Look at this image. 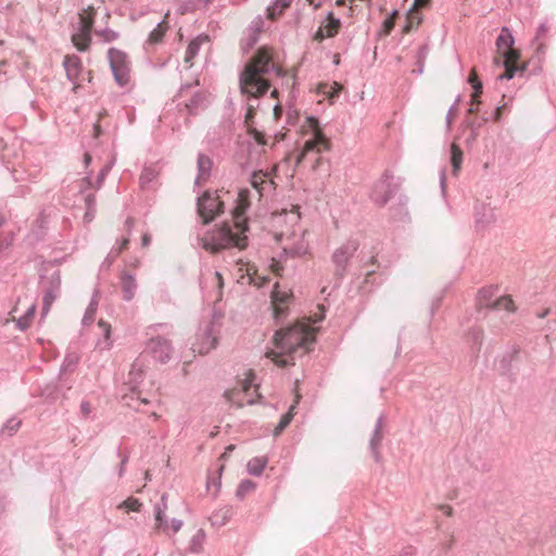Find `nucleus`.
Segmentation results:
<instances>
[{
  "label": "nucleus",
  "instance_id": "nucleus-1",
  "mask_svg": "<svg viewBox=\"0 0 556 556\" xmlns=\"http://www.w3.org/2000/svg\"><path fill=\"white\" fill-rule=\"evenodd\" d=\"M281 67L273 62L267 47H261L255 55L244 65L239 75V89L250 112H256L260 99L269 90L271 77H282Z\"/></svg>",
  "mask_w": 556,
  "mask_h": 556
},
{
  "label": "nucleus",
  "instance_id": "nucleus-2",
  "mask_svg": "<svg viewBox=\"0 0 556 556\" xmlns=\"http://www.w3.org/2000/svg\"><path fill=\"white\" fill-rule=\"evenodd\" d=\"M251 191L247 188L240 189L232 210L233 228L228 222L206 231L200 239L201 247L211 253H218L230 248L243 250L248 247L249 231L245 212L251 205Z\"/></svg>",
  "mask_w": 556,
  "mask_h": 556
},
{
  "label": "nucleus",
  "instance_id": "nucleus-3",
  "mask_svg": "<svg viewBox=\"0 0 556 556\" xmlns=\"http://www.w3.org/2000/svg\"><path fill=\"white\" fill-rule=\"evenodd\" d=\"M315 342L314 329L307 325L296 324L292 327L281 328L274 334V345L277 351L271 350L266 355L273 362L280 366L287 367L292 364V355L298 350L302 349L304 352L309 351L311 345Z\"/></svg>",
  "mask_w": 556,
  "mask_h": 556
},
{
  "label": "nucleus",
  "instance_id": "nucleus-4",
  "mask_svg": "<svg viewBox=\"0 0 556 556\" xmlns=\"http://www.w3.org/2000/svg\"><path fill=\"white\" fill-rule=\"evenodd\" d=\"M143 379L144 364L140 358H136L131 364L126 381L130 393L123 396V400L126 402V404L134 407L136 410H139V406L131 404V401H136L139 405L150 403L148 399L140 396V391L138 390V387L143 381Z\"/></svg>",
  "mask_w": 556,
  "mask_h": 556
},
{
  "label": "nucleus",
  "instance_id": "nucleus-5",
  "mask_svg": "<svg viewBox=\"0 0 556 556\" xmlns=\"http://www.w3.org/2000/svg\"><path fill=\"white\" fill-rule=\"evenodd\" d=\"M305 124L312 131V136L304 142L302 151L298 156V162H302L309 153H319L328 148L327 139L319 127V121L314 116H307Z\"/></svg>",
  "mask_w": 556,
  "mask_h": 556
},
{
  "label": "nucleus",
  "instance_id": "nucleus-6",
  "mask_svg": "<svg viewBox=\"0 0 556 556\" xmlns=\"http://www.w3.org/2000/svg\"><path fill=\"white\" fill-rule=\"evenodd\" d=\"M108 59L113 77L117 85L125 87L130 81V62L128 55L116 48H110Z\"/></svg>",
  "mask_w": 556,
  "mask_h": 556
},
{
  "label": "nucleus",
  "instance_id": "nucleus-7",
  "mask_svg": "<svg viewBox=\"0 0 556 556\" xmlns=\"http://www.w3.org/2000/svg\"><path fill=\"white\" fill-rule=\"evenodd\" d=\"M358 248L359 243L356 239H349L333 251L331 261L334 265L336 278L342 280L348 274L349 263L355 255Z\"/></svg>",
  "mask_w": 556,
  "mask_h": 556
},
{
  "label": "nucleus",
  "instance_id": "nucleus-8",
  "mask_svg": "<svg viewBox=\"0 0 556 556\" xmlns=\"http://www.w3.org/2000/svg\"><path fill=\"white\" fill-rule=\"evenodd\" d=\"M40 288L43 293L42 299V316L47 315L53 302L61 293V275L59 270H54L50 275H40Z\"/></svg>",
  "mask_w": 556,
  "mask_h": 556
},
{
  "label": "nucleus",
  "instance_id": "nucleus-9",
  "mask_svg": "<svg viewBox=\"0 0 556 556\" xmlns=\"http://www.w3.org/2000/svg\"><path fill=\"white\" fill-rule=\"evenodd\" d=\"M224 202L219 200L216 192L205 191L198 198L197 211L203 219V224H208L224 212Z\"/></svg>",
  "mask_w": 556,
  "mask_h": 556
},
{
  "label": "nucleus",
  "instance_id": "nucleus-10",
  "mask_svg": "<svg viewBox=\"0 0 556 556\" xmlns=\"http://www.w3.org/2000/svg\"><path fill=\"white\" fill-rule=\"evenodd\" d=\"M254 387V375L249 374L244 379L238 381V386L224 392L225 399L237 407H243L245 404L253 405L254 397L250 394Z\"/></svg>",
  "mask_w": 556,
  "mask_h": 556
},
{
  "label": "nucleus",
  "instance_id": "nucleus-11",
  "mask_svg": "<svg viewBox=\"0 0 556 556\" xmlns=\"http://www.w3.org/2000/svg\"><path fill=\"white\" fill-rule=\"evenodd\" d=\"M219 330L214 321H207L200 327L197 334V340L192 345L194 352L199 354H207L211 350L215 349L218 343Z\"/></svg>",
  "mask_w": 556,
  "mask_h": 556
},
{
  "label": "nucleus",
  "instance_id": "nucleus-12",
  "mask_svg": "<svg viewBox=\"0 0 556 556\" xmlns=\"http://www.w3.org/2000/svg\"><path fill=\"white\" fill-rule=\"evenodd\" d=\"M399 182L386 173L374 186L371 200L378 205H384L397 191Z\"/></svg>",
  "mask_w": 556,
  "mask_h": 556
},
{
  "label": "nucleus",
  "instance_id": "nucleus-13",
  "mask_svg": "<svg viewBox=\"0 0 556 556\" xmlns=\"http://www.w3.org/2000/svg\"><path fill=\"white\" fill-rule=\"evenodd\" d=\"M93 17L89 14H79L77 29L72 35V41L77 50L84 52L88 50L91 42V30L93 27Z\"/></svg>",
  "mask_w": 556,
  "mask_h": 556
},
{
  "label": "nucleus",
  "instance_id": "nucleus-14",
  "mask_svg": "<svg viewBox=\"0 0 556 556\" xmlns=\"http://www.w3.org/2000/svg\"><path fill=\"white\" fill-rule=\"evenodd\" d=\"M147 351L155 361L165 364L172 357L173 346L169 340L156 336L149 340L147 344Z\"/></svg>",
  "mask_w": 556,
  "mask_h": 556
},
{
  "label": "nucleus",
  "instance_id": "nucleus-15",
  "mask_svg": "<svg viewBox=\"0 0 556 556\" xmlns=\"http://www.w3.org/2000/svg\"><path fill=\"white\" fill-rule=\"evenodd\" d=\"M495 43L497 49L502 51V55L504 59L519 56V52L513 48L515 39L508 27L504 26L501 29V33L497 36Z\"/></svg>",
  "mask_w": 556,
  "mask_h": 556
},
{
  "label": "nucleus",
  "instance_id": "nucleus-16",
  "mask_svg": "<svg viewBox=\"0 0 556 556\" xmlns=\"http://www.w3.org/2000/svg\"><path fill=\"white\" fill-rule=\"evenodd\" d=\"M488 122V116H478L475 118L467 117L463 121L462 127L467 128L469 130V134L465 139V144L468 148H471L473 146L479 136L480 128L484 126Z\"/></svg>",
  "mask_w": 556,
  "mask_h": 556
},
{
  "label": "nucleus",
  "instance_id": "nucleus-17",
  "mask_svg": "<svg viewBox=\"0 0 556 556\" xmlns=\"http://www.w3.org/2000/svg\"><path fill=\"white\" fill-rule=\"evenodd\" d=\"M518 356L519 349L514 346L502 356L498 363V370L501 375L508 377L510 381H515L516 379V371L514 370L513 363L518 358Z\"/></svg>",
  "mask_w": 556,
  "mask_h": 556
},
{
  "label": "nucleus",
  "instance_id": "nucleus-18",
  "mask_svg": "<svg viewBox=\"0 0 556 556\" xmlns=\"http://www.w3.org/2000/svg\"><path fill=\"white\" fill-rule=\"evenodd\" d=\"M475 219L479 228H484L495 220L494 210L490 204L477 202L475 204Z\"/></svg>",
  "mask_w": 556,
  "mask_h": 556
},
{
  "label": "nucleus",
  "instance_id": "nucleus-19",
  "mask_svg": "<svg viewBox=\"0 0 556 556\" xmlns=\"http://www.w3.org/2000/svg\"><path fill=\"white\" fill-rule=\"evenodd\" d=\"M212 165L213 162L210 156L203 153H199L197 160L198 176L194 181L197 186H200L208 180L211 176Z\"/></svg>",
  "mask_w": 556,
  "mask_h": 556
},
{
  "label": "nucleus",
  "instance_id": "nucleus-20",
  "mask_svg": "<svg viewBox=\"0 0 556 556\" xmlns=\"http://www.w3.org/2000/svg\"><path fill=\"white\" fill-rule=\"evenodd\" d=\"M383 415H381L378 419H377V422L375 425V429H374V432H372V435L369 440V447L371 450V454L375 458V460L377 463L380 462V453H379V447H380V444H381V441H382V438H383V433H382V427H383Z\"/></svg>",
  "mask_w": 556,
  "mask_h": 556
},
{
  "label": "nucleus",
  "instance_id": "nucleus-21",
  "mask_svg": "<svg viewBox=\"0 0 556 556\" xmlns=\"http://www.w3.org/2000/svg\"><path fill=\"white\" fill-rule=\"evenodd\" d=\"M207 106V97L203 91H195L190 100L185 103V108L189 115H195Z\"/></svg>",
  "mask_w": 556,
  "mask_h": 556
},
{
  "label": "nucleus",
  "instance_id": "nucleus-22",
  "mask_svg": "<svg viewBox=\"0 0 556 556\" xmlns=\"http://www.w3.org/2000/svg\"><path fill=\"white\" fill-rule=\"evenodd\" d=\"M340 20L336 18L332 12H328L326 24L318 29L315 38L323 40L326 37H333L338 34L340 28Z\"/></svg>",
  "mask_w": 556,
  "mask_h": 556
},
{
  "label": "nucleus",
  "instance_id": "nucleus-23",
  "mask_svg": "<svg viewBox=\"0 0 556 556\" xmlns=\"http://www.w3.org/2000/svg\"><path fill=\"white\" fill-rule=\"evenodd\" d=\"M63 66L65 68L66 77L68 80L76 83L81 71L80 59L75 54L66 55L63 61Z\"/></svg>",
  "mask_w": 556,
  "mask_h": 556
},
{
  "label": "nucleus",
  "instance_id": "nucleus-24",
  "mask_svg": "<svg viewBox=\"0 0 556 556\" xmlns=\"http://www.w3.org/2000/svg\"><path fill=\"white\" fill-rule=\"evenodd\" d=\"M518 58L519 56H511L509 59H504L505 72L497 77L500 80H503V79L510 80L511 78H514V76L517 73H519L520 76L525 75L528 64L516 65V66L513 65V63L516 62L518 60Z\"/></svg>",
  "mask_w": 556,
  "mask_h": 556
},
{
  "label": "nucleus",
  "instance_id": "nucleus-25",
  "mask_svg": "<svg viewBox=\"0 0 556 556\" xmlns=\"http://www.w3.org/2000/svg\"><path fill=\"white\" fill-rule=\"evenodd\" d=\"M210 38L207 35H199L193 40H191L187 47L185 54V63L189 66L192 65L193 59L198 55L200 48L203 43L208 42Z\"/></svg>",
  "mask_w": 556,
  "mask_h": 556
},
{
  "label": "nucleus",
  "instance_id": "nucleus-26",
  "mask_svg": "<svg viewBox=\"0 0 556 556\" xmlns=\"http://www.w3.org/2000/svg\"><path fill=\"white\" fill-rule=\"evenodd\" d=\"M468 83L472 87L471 104L467 110V114H473L478 111V104L480 103L479 98L482 94L483 85L482 81L477 78L473 74L468 77Z\"/></svg>",
  "mask_w": 556,
  "mask_h": 556
},
{
  "label": "nucleus",
  "instance_id": "nucleus-27",
  "mask_svg": "<svg viewBox=\"0 0 556 556\" xmlns=\"http://www.w3.org/2000/svg\"><path fill=\"white\" fill-rule=\"evenodd\" d=\"M121 287L123 291V299L127 302L131 301L137 290L135 276L128 273H124L121 277Z\"/></svg>",
  "mask_w": 556,
  "mask_h": 556
},
{
  "label": "nucleus",
  "instance_id": "nucleus-28",
  "mask_svg": "<svg viewBox=\"0 0 556 556\" xmlns=\"http://www.w3.org/2000/svg\"><path fill=\"white\" fill-rule=\"evenodd\" d=\"M167 509V494H162L160 502L154 507L155 521L157 528L168 529L165 511Z\"/></svg>",
  "mask_w": 556,
  "mask_h": 556
},
{
  "label": "nucleus",
  "instance_id": "nucleus-29",
  "mask_svg": "<svg viewBox=\"0 0 556 556\" xmlns=\"http://www.w3.org/2000/svg\"><path fill=\"white\" fill-rule=\"evenodd\" d=\"M463 155L464 153L459 146L456 143H452L450 147V163L452 165V175L455 177H457L460 172L463 164Z\"/></svg>",
  "mask_w": 556,
  "mask_h": 556
},
{
  "label": "nucleus",
  "instance_id": "nucleus-30",
  "mask_svg": "<svg viewBox=\"0 0 556 556\" xmlns=\"http://www.w3.org/2000/svg\"><path fill=\"white\" fill-rule=\"evenodd\" d=\"M168 29V25L166 22L162 21L156 24L155 28L149 34V37L146 41L148 46H154L162 42L165 33Z\"/></svg>",
  "mask_w": 556,
  "mask_h": 556
},
{
  "label": "nucleus",
  "instance_id": "nucleus-31",
  "mask_svg": "<svg viewBox=\"0 0 556 556\" xmlns=\"http://www.w3.org/2000/svg\"><path fill=\"white\" fill-rule=\"evenodd\" d=\"M273 303L275 304V318L279 319L281 315L286 314V309L280 304L287 303L289 294L280 292L277 288L271 293Z\"/></svg>",
  "mask_w": 556,
  "mask_h": 556
},
{
  "label": "nucleus",
  "instance_id": "nucleus-32",
  "mask_svg": "<svg viewBox=\"0 0 556 556\" xmlns=\"http://www.w3.org/2000/svg\"><path fill=\"white\" fill-rule=\"evenodd\" d=\"M267 465L266 457H253L248 462L247 469L252 476H261Z\"/></svg>",
  "mask_w": 556,
  "mask_h": 556
},
{
  "label": "nucleus",
  "instance_id": "nucleus-33",
  "mask_svg": "<svg viewBox=\"0 0 556 556\" xmlns=\"http://www.w3.org/2000/svg\"><path fill=\"white\" fill-rule=\"evenodd\" d=\"M292 0H275V2L267 8V17L269 20H276L285 9L291 4Z\"/></svg>",
  "mask_w": 556,
  "mask_h": 556
},
{
  "label": "nucleus",
  "instance_id": "nucleus-34",
  "mask_svg": "<svg viewBox=\"0 0 556 556\" xmlns=\"http://www.w3.org/2000/svg\"><path fill=\"white\" fill-rule=\"evenodd\" d=\"M295 408H296V402L290 406L289 410L285 415L281 416L277 427L274 430L275 437H278L289 426V424L291 422V420L294 416Z\"/></svg>",
  "mask_w": 556,
  "mask_h": 556
},
{
  "label": "nucleus",
  "instance_id": "nucleus-35",
  "mask_svg": "<svg viewBox=\"0 0 556 556\" xmlns=\"http://www.w3.org/2000/svg\"><path fill=\"white\" fill-rule=\"evenodd\" d=\"M485 306L492 307L494 309H505L507 312L516 311V306L509 296H501L492 304L485 303Z\"/></svg>",
  "mask_w": 556,
  "mask_h": 556
},
{
  "label": "nucleus",
  "instance_id": "nucleus-36",
  "mask_svg": "<svg viewBox=\"0 0 556 556\" xmlns=\"http://www.w3.org/2000/svg\"><path fill=\"white\" fill-rule=\"evenodd\" d=\"M467 337L472 348L479 352L483 341V330L480 327H472L468 330Z\"/></svg>",
  "mask_w": 556,
  "mask_h": 556
},
{
  "label": "nucleus",
  "instance_id": "nucleus-37",
  "mask_svg": "<svg viewBox=\"0 0 556 556\" xmlns=\"http://www.w3.org/2000/svg\"><path fill=\"white\" fill-rule=\"evenodd\" d=\"M110 170H111V165H105L99 172L94 184L91 181L90 175L86 176L84 181L88 185V187H93L94 189L99 190L102 187V184L104 182L105 177Z\"/></svg>",
  "mask_w": 556,
  "mask_h": 556
},
{
  "label": "nucleus",
  "instance_id": "nucleus-38",
  "mask_svg": "<svg viewBox=\"0 0 556 556\" xmlns=\"http://www.w3.org/2000/svg\"><path fill=\"white\" fill-rule=\"evenodd\" d=\"M266 177L267 174L263 170L253 172L250 177V184L257 191L260 197H262V186L265 184Z\"/></svg>",
  "mask_w": 556,
  "mask_h": 556
},
{
  "label": "nucleus",
  "instance_id": "nucleus-39",
  "mask_svg": "<svg viewBox=\"0 0 556 556\" xmlns=\"http://www.w3.org/2000/svg\"><path fill=\"white\" fill-rule=\"evenodd\" d=\"M255 486L256 484L252 480H242L236 490V496L239 500H243L248 493L255 489Z\"/></svg>",
  "mask_w": 556,
  "mask_h": 556
},
{
  "label": "nucleus",
  "instance_id": "nucleus-40",
  "mask_svg": "<svg viewBox=\"0 0 556 556\" xmlns=\"http://www.w3.org/2000/svg\"><path fill=\"white\" fill-rule=\"evenodd\" d=\"M205 540V533L203 530H198L197 533L190 540L189 549L192 553H199L202 548L203 542Z\"/></svg>",
  "mask_w": 556,
  "mask_h": 556
},
{
  "label": "nucleus",
  "instance_id": "nucleus-41",
  "mask_svg": "<svg viewBox=\"0 0 556 556\" xmlns=\"http://www.w3.org/2000/svg\"><path fill=\"white\" fill-rule=\"evenodd\" d=\"M157 176V172L152 167H144L141 175H140V184L142 187L148 186L150 182H152Z\"/></svg>",
  "mask_w": 556,
  "mask_h": 556
},
{
  "label": "nucleus",
  "instance_id": "nucleus-42",
  "mask_svg": "<svg viewBox=\"0 0 556 556\" xmlns=\"http://www.w3.org/2000/svg\"><path fill=\"white\" fill-rule=\"evenodd\" d=\"M258 41V36L248 31L245 38L241 41V49L244 53H248Z\"/></svg>",
  "mask_w": 556,
  "mask_h": 556
},
{
  "label": "nucleus",
  "instance_id": "nucleus-43",
  "mask_svg": "<svg viewBox=\"0 0 556 556\" xmlns=\"http://www.w3.org/2000/svg\"><path fill=\"white\" fill-rule=\"evenodd\" d=\"M141 506H142V504L140 503V501L138 498L129 497V498L125 500L124 502H122L117 506V508L127 509V510H131V511H139Z\"/></svg>",
  "mask_w": 556,
  "mask_h": 556
},
{
  "label": "nucleus",
  "instance_id": "nucleus-44",
  "mask_svg": "<svg viewBox=\"0 0 556 556\" xmlns=\"http://www.w3.org/2000/svg\"><path fill=\"white\" fill-rule=\"evenodd\" d=\"M22 421L17 418H10L1 429V432H7L9 435H13L21 427Z\"/></svg>",
  "mask_w": 556,
  "mask_h": 556
},
{
  "label": "nucleus",
  "instance_id": "nucleus-45",
  "mask_svg": "<svg viewBox=\"0 0 556 556\" xmlns=\"http://www.w3.org/2000/svg\"><path fill=\"white\" fill-rule=\"evenodd\" d=\"M96 34L100 36L104 42H111L118 38V33L109 28L97 30Z\"/></svg>",
  "mask_w": 556,
  "mask_h": 556
},
{
  "label": "nucleus",
  "instance_id": "nucleus-46",
  "mask_svg": "<svg viewBox=\"0 0 556 556\" xmlns=\"http://www.w3.org/2000/svg\"><path fill=\"white\" fill-rule=\"evenodd\" d=\"M263 27H264V21L261 16H258L251 22V24L248 28V31H250L252 34H256L258 36L260 33L263 30Z\"/></svg>",
  "mask_w": 556,
  "mask_h": 556
},
{
  "label": "nucleus",
  "instance_id": "nucleus-47",
  "mask_svg": "<svg viewBox=\"0 0 556 556\" xmlns=\"http://www.w3.org/2000/svg\"><path fill=\"white\" fill-rule=\"evenodd\" d=\"M376 264V256L371 255L368 261H365L362 267L365 269V280H369V278L376 273L375 269L369 268V266Z\"/></svg>",
  "mask_w": 556,
  "mask_h": 556
},
{
  "label": "nucleus",
  "instance_id": "nucleus-48",
  "mask_svg": "<svg viewBox=\"0 0 556 556\" xmlns=\"http://www.w3.org/2000/svg\"><path fill=\"white\" fill-rule=\"evenodd\" d=\"M407 215L408 213L405 208V203L402 201L400 202V206L397 208H392V217L394 219L403 220Z\"/></svg>",
  "mask_w": 556,
  "mask_h": 556
},
{
  "label": "nucleus",
  "instance_id": "nucleus-49",
  "mask_svg": "<svg viewBox=\"0 0 556 556\" xmlns=\"http://www.w3.org/2000/svg\"><path fill=\"white\" fill-rule=\"evenodd\" d=\"M494 291H495V288L492 286L488 287V288L480 289L478 292L480 302L491 300V298L494 295Z\"/></svg>",
  "mask_w": 556,
  "mask_h": 556
},
{
  "label": "nucleus",
  "instance_id": "nucleus-50",
  "mask_svg": "<svg viewBox=\"0 0 556 556\" xmlns=\"http://www.w3.org/2000/svg\"><path fill=\"white\" fill-rule=\"evenodd\" d=\"M86 210L97 211V202L96 195L93 193H89L85 198Z\"/></svg>",
  "mask_w": 556,
  "mask_h": 556
},
{
  "label": "nucleus",
  "instance_id": "nucleus-51",
  "mask_svg": "<svg viewBox=\"0 0 556 556\" xmlns=\"http://www.w3.org/2000/svg\"><path fill=\"white\" fill-rule=\"evenodd\" d=\"M504 106H496L494 110H492L490 113H484L482 116H488L489 121L493 119L495 122H498L501 119L502 110Z\"/></svg>",
  "mask_w": 556,
  "mask_h": 556
},
{
  "label": "nucleus",
  "instance_id": "nucleus-52",
  "mask_svg": "<svg viewBox=\"0 0 556 556\" xmlns=\"http://www.w3.org/2000/svg\"><path fill=\"white\" fill-rule=\"evenodd\" d=\"M455 104H452L445 115L446 129L450 131L453 123V114L456 112Z\"/></svg>",
  "mask_w": 556,
  "mask_h": 556
},
{
  "label": "nucleus",
  "instance_id": "nucleus-53",
  "mask_svg": "<svg viewBox=\"0 0 556 556\" xmlns=\"http://www.w3.org/2000/svg\"><path fill=\"white\" fill-rule=\"evenodd\" d=\"M30 321H31L30 319H28L25 315H23L16 320V327L20 330L24 331L30 326Z\"/></svg>",
  "mask_w": 556,
  "mask_h": 556
},
{
  "label": "nucleus",
  "instance_id": "nucleus-54",
  "mask_svg": "<svg viewBox=\"0 0 556 556\" xmlns=\"http://www.w3.org/2000/svg\"><path fill=\"white\" fill-rule=\"evenodd\" d=\"M128 243H129V238L128 237L123 238L118 248H116L115 250L113 249L111 251V254L113 256H117L124 249H126L128 247Z\"/></svg>",
  "mask_w": 556,
  "mask_h": 556
},
{
  "label": "nucleus",
  "instance_id": "nucleus-55",
  "mask_svg": "<svg viewBox=\"0 0 556 556\" xmlns=\"http://www.w3.org/2000/svg\"><path fill=\"white\" fill-rule=\"evenodd\" d=\"M440 305H441V296H437L431 301V304L429 307L430 317H433L435 311L440 307Z\"/></svg>",
  "mask_w": 556,
  "mask_h": 556
},
{
  "label": "nucleus",
  "instance_id": "nucleus-56",
  "mask_svg": "<svg viewBox=\"0 0 556 556\" xmlns=\"http://www.w3.org/2000/svg\"><path fill=\"white\" fill-rule=\"evenodd\" d=\"M548 31V26L546 23H541L539 26H538V29H536V35H535V38H534V41H538L543 35H545L546 33Z\"/></svg>",
  "mask_w": 556,
  "mask_h": 556
},
{
  "label": "nucleus",
  "instance_id": "nucleus-57",
  "mask_svg": "<svg viewBox=\"0 0 556 556\" xmlns=\"http://www.w3.org/2000/svg\"><path fill=\"white\" fill-rule=\"evenodd\" d=\"M96 313H90L89 309H86L85 315L83 317V325L88 326L93 323Z\"/></svg>",
  "mask_w": 556,
  "mask_h": 556
},
{
  "label": "nucleus",
  "instance_id": "nucleus-58",
  "mask_svg": "<svg viewBox=\"0 0 556 556\" xmlns=\"http://www.w3.org/2000/svg\"><path fill=\"white\" fill-rule=\"evenodd\" d=\"M440 188L442 194H444L446 188V174L444 168L440 170Z\"/></svg>",
  "mask_w": 556,
  "mask_h": 556
},
{
  "label": "nucleus",
  "instance_id": "nucleus-59",
  "mask_svg": "<svg viewBox=\"0 0 556 556\" xmlns=\"http://www.w3.org/2000/svg\"><path fill=\"white\" fill-rule=\"evenodd\" d=\"M80 412L84 417H87L91 413V406H90L89 402H81Z\"/></svg>",
  "mask_w": 556,
  "mask_h": 556
},
{
  "label": "nucleus",
  "instance_id": "nucleus-60",
  "mask_svg": "<svg viewBox=\"0 0 556 556\" xmlns=\"http://www.w3.org/2000/svg\"><path fill=\"white\" fill-rule=\"evenodd\" d=\"M99 327L103 329V332H104V337L106 339H109L110 337V332H111V327L108 323L103 321V320H100L99 321Z\"/></svg>",
  "mask_w": 556,
  "mask_h": 556
},
{
  "label": "nucleus",
  "instance_id": "nucleus-61",
  "mask_svg": "<svg viewBox=\"0 0 556 556\" xmlns=\"http://www.w3.org/2000/svg\"><path fill=\"white\" fill-rule=\"evenodd\" d=\"M97 308H98V300H97V294H94L87 307V309L90 311V313H96L97 312Z\"/></svg>",
  "mask_w": 556,
  "mask_h": 556
},
{
  "label": "nucleus",
  "instance_id": "nucleus-62",
  "mask_svg": "<svg viewBox=\"0 0 556 556\" xmlns=\"http://www.w3.org/2000/svg\"><path fill=\"white\" fill-rule=\"evenodd\" d=\"M170 527H172L174 532H178L181 529V527H182V521L179 520V519L174 518L170 521Z\"/></svg>",
  "mask_w": 556,
  "mask_h": 556
},
{
  "label": "nucleus",
  "instance_id": "nucleus-63",
  "mask_svg": "<svg viewBox=\"0 0 556 556\" xmlns=\"http://www.w3.org/2000/svg\"><path fill=\"white\" fill-rule=\"evenodd\" d=\"M473 466L476 469L481 470L483 472L489 471L491 469V465L488 463H481L480 465L473 463Z\"/></svg>",
  "mask_w": 556,
  "mask_h": 556
},
{
  "label": "nucleus",
  "instance_id": "nucleus-64",
  "mask_svg": "<svg viewBox=\"0 0 556 556\" xmlns=\"http://www.w3.org/2000/svg\"><path fill=\"white\" fill-rule=\"evenodd\" d=\"M35 312H36V305H35V304H31V305L27 308V311H26V313H25L24 315H25L28 319H30V320H31V319L34 318Z\"/></svg>",
  "mask_w": 556,
  "mask_h": 556
}]
</instances>
